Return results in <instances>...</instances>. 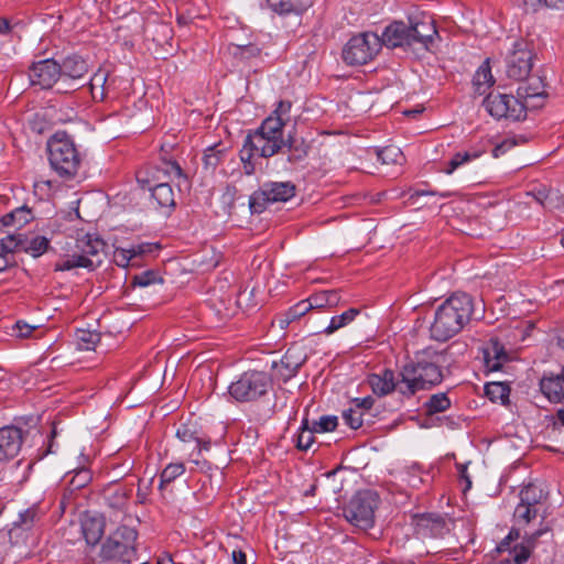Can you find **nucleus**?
<instances>
[{"label": "nucleus", "instance_id": "nucleus-1", "mask_svg": "<svg viewBox=\"0 0 564 564\" xmlns=\"http://www.w3.org/2000/svg\"><path fill=\"white\" fill-rule=\"evenodd\" d=\"M408 23L402 20L388 24L380 37V45L390 48H421L432 52L440 40L434 19L425 12L415 11L406 15Z\"/></svg>", "mask_w": 564, "mask_h": 564}, {"label": "nucleus", "instance_id": "nucleus-2", "mask_svg": "<svg viewBox=\"0 0 564 564\" xmlns=\"http://www.w3.org/2000/svg\"><path fill=\"white\" fill-rule=\"evenodd\" d=\"M473 315V297L463 292L452 294L435 308L430 337L435 341H447L464 329Z\"/></svg>", "mask_w": 564, "mask_h": 564}, {"label": "nucleus", "instance_id": "nucleus-3", "mask_svg": "<svg viewBox=\"0 0 564 564\" xmlns=\"http://www.w3.org/2000/svg\"><path fill=\"white\" fill-rule=\"evenodd\" d=\"M445 361V351H426L417 355L415 360L405 364L399 372L400 394L411 398L420 390L440 384L444 378L442 367Z\"/></svg>", "mask_w": 564, "mask_h": 564}, {"label": "nucleus", "instance_id": "nucleus-4", "mask_svg": "<svg viewBox=\"0 0 564 564\" xmlns=\"http://www.w3.org/2000/svg\"><path fill=\"white\" fill-rule=\"evenodd\" d=\"M284 143L280 123L272 119H264L258 129L246 137L240 150L245 174L252 175L254 173V158H271L283 151Z\"/></svg>", "mask_w": 564, "mask_h": 564}, {"label": "nucleus", "instance_id": "nucleus-5", "mask_svg": "<svg viewBox=\"0 0 564 564\" xmlns=\"http://www.w3.org/2000/svg\"><path fill=\"white\" fill-rule=\"evenodd\" d=\"M48 161L58 176L74 178L82 164V155L74 140L65 132H56L47 142Z\"/></svg>", "mask_w": 564, "mask_h": 564}, {"label": "nucleus", "instance_id": "nucleus-6", "mask_svg": "<svg viewBox=\"0 0 564 564\" xmlns=\"http://www.w3.org/2000/svg\"><path fill=\"white\" fill-rule=\"evenodd\" d=\"M134 528L122 524L102 543L100 557L116 563L131 564L137 556Z\"/></svg>", "mask_w": 564, "mask_h": 564}, {"label": "nucleus", "instance_id": "nucleus-7", "mask_svg": "<svg viewBox=\"0 0 564 564\" xmlns=\"http://www.w3.org/2000/svg\"><path fill=\"white\" fill-rule=\"evenodd\" d=\"M380 505L379 495L370 489L357 491L344 507L345 519L354 527L368 530L375 525V513Z\"/></svg>", "mask_w": 564, "mask_h": 564}, {"label": "nucleus", "instance_id": "nucleus-8", "mask_svg": "<svg viewBox=\"0 0 564 564\" xmlns=\"http://www.w3.org/2000/svg\"><path fill=\"white\" fill-rule=\"evenodd\" d=\"M271 387L272 380L267 372L248 370L229 384L228 393L237 402H252L265 395Z\"/></svg>", "mask_w": 564, "mask_h": 564}, {"label": "nucleus", "instance_id": "nucleus-9", "mask_svg": "<svg viewBox=\"0 0 564 564\" xmlns=\"http://www.w3.org/2000/svg\"><path fill=\"white\" fill-rule=\"evenodd\" d=\"M296 186L291 181L265 182L249 197V208L252 214H261L269 204L285 203L293 198Z\"/></svg>", "mask_w": 564, "mask_h": 564}, {"label": "nucleus", "instance_id": "nucleus-10", "mask_svg": "<svg viewBox=\"0 0 564 564\" xmlns=\"http://www.w3.org/2000/svg\"><path fill=\"white\" fill-rule=\"evenodd\" d=\"M380 37L376 33L365 32L352 36L343 48V59L348 65H364L379 52Z\"/></svg>", "mask_w": 564, "mask_h": 564}, {"label": "nucleus", "instance_id": "nucleus-11", "mask_svg": "<svg viewBox=\"0 0 564 564\" xmlns=\"http://www.w3.org/2000/svg\"><path fill=\"white\" fill-rule=\"evenodd\" d=\"M544 512L540 507H531L518 503L513 512L514 527L510 530L509 534L499 543L498 551L505 552L509 549L510 542L521 536V531L525 535L527 531H535L532 529L535 522L539 523L538 528L547 527L545 524Z\"/></svg>", "mask_w": 564, "mask_h": 564}, {"label": "nucleus", "instance_id": "nucleus-12", "mask_svg": "<svg viewBox=\"0 0 564 564\" xmlns=\"http://www.w3.org/2000/svg\"><path fill=\"white\" fill-rule=\"evenodd\" d=\"M184 173L176 161H162L159 165L141 169L137 172V182L143 191L150 193L159 184L184 178Z\"/></svg>", "mask_w": 564, "mask_h": 564}, {"label": "nucleus", "instance_id": "nucleus-13", "mask_svg": "<svg viewBox=\"0 0 564 564\" xmlns=\"http://www.w3.org/2000/svg\"><path fill=\"white\" fill-rule=\"evenodd\" d=\"M486 111L495 119L520 121L525 119V105L512 95L489 94L482 101Z\"/></svg>", "mask_w": 564, "mask_h": 564}, {"label": "nucleus", "instance_id": "nucleus-14", "mask_svg": "<svg viewBox=\"0 0 564 564\" xmlns=\"http://www.w3.org/2000/svg\"><path fill=\"white\" fill-rule=\"evenodd\" d=\"M61 77V65L53 58L35 62L29 68L31 85L40 89H51Z\"/></svg>", "mask_w": 564, "mask_h": 564}, {"label": "nucleus", "instance_id": "nucleus-15", "mask_svg": "<svg viewBox=\"0 0 564 564\" xmlns=\"http://www.w3.org/2000/svg\"><path fill=\"white\" fill-rule=\"evenodd\" d=\"M532 69V53L523 43L514 42L513 50L506 59V73L509 78L522 80Z\"/></svg>", "mask_w": 564, "mask_h": 564}, {"label": "nucleus", "instance_id": "nucleus-16", "mask_svg": "<svg viewBox=\"0 0 564 564\" xmlns=\"http://www.w3.org/2000/svg\"><path fill=\"white\" fill-rule=\"evenodd\" d=\"M306 359L307 356L303 348L293 346L285 351L279 361H272L271 369L276 378L286 382L296 376Z\"/></svg>", "mask_w": 564, "mask_h": 564}, {"label": "nucleus", "instance_id": "nucleus-17", "mask_svg": "<svg viewBox=\"0 0 564 564\" xmlns=\"http://www.w3.org/2000/svg\"><path fill=\"white\" fill-rule=\"evenodd\" d=\"M105 247L104 240L93 234H85L76 240V251L85 261H94V270L102 263Z\"/></svg>", "mask_w": 564, "mask_h": 564}, {"label": "nucleus", "instance_id": "nucleus-18", "mask_svg": "<svg viewBox=\"0 0 564 564\" xmlns=\"http://www.w3.org/2000/svg\"><path fill=\"white\" fill-rule=\"evenodd\" d=\"M547 531L549 527L538 528L535 531H527L525 535H522V543L517 544L509 550V555L506 558V562L509 564H524L529 560L536 540Z\"/></svg>", "mask_w": 564, "mask_h": 564}, {"label": "nucleus", "instance_id": "nucleus-19", "mask_svg": "<svg viewBox=\"0 0 564 564\" xmlns=\"http://www.w3.org/2000/svg\"><path fill=\"white\" fill-rule=\"evenodd\" d=\"M546 97L541 78H531L529 83L521 84L517 89V98L528 109L541 108Z\"/></svg>", "mask_w": 564, "mask_h": 564}, {"label": "nucleus", "instance_id": "nucleus-20", "mask_svg": "<svg viewBox=\"0 0 564 564\" xmlns=\"http://www.w3.org/2000/svg\"><path fill=\"white\" fill-rule=\"evenodd\" d=\"M22 430L8 425L0 429V460H8L15 457L22 446Z\"/></svg>", "mask_w": 564, "mask_h": 564}, {"label": "nucleus", "instance_id": "nucleus-21", "mask_svg": "<svg viewBox=\"0 0 564 564\" xmlns=\"http://www.w3.org/2000/svg\"><path fill=\"white\" fill-rule=\"evenodd\" d=\"M484 366L487 371H498L509 361L508 352L498 338L491 337L482 347Z\"/></svg>", "mask_w": 564, "mask_h": 564}, {"label": "nucleus", "instance_id": "nucleus-22", "mask_svg": "<svg viewBox=\"0 0 564 564\" xmlns=\"http://www.w3.org/2000/svg\"><path fill=\"white\" fill-rule=\"evenodd\" d=\"M368 383L372 392L378 397H383L397 390L400 393L401 377L390 369H383L378 373L368 376Z\"/></svg>", "mask_w": 564, "mask_h": 564}, {"label": "nucleus", "instance_id": "nucleus-23", "mask_svg": "<svg viewBox=\"0 0 564 564\" xmlns=\"http://www.w3.org/2000/svg\"><path fill=\"white\" fill-rule=\"evenodd\" d=\"M539 388L543 397L554 404L562 403L564 401V373H544L540 381Z\"/></svg>", "mask_w": 564, "mask_h": 564}, {"label": "nucleus", "instance_id": "nucleus-24", "mask_svg": "<svg viewBox=\"0 0 564 564\" xmlns=\"http://www.w3.org/2000/svg\"><path fill=\"white\" fill-rule=\"evenodd\" d=\"M531 195L542 207L549 210L561 209L564 206V197L558 191L540 185Z\"/></svg>", "mask_w": 564, "mask_h": 564}, {"label": "nucleus", "instance_id": "nucleus-25", "mask_svg": "<svg viewBox=\"0 0 564 564\" xmlns=\"http://www.w3.org/2000/svg\"><path fill=\"white\" fill-rule=\"evenodd\" d=\"M62 68V79H80L88 73L87 62L78 55L68 56L64 59Z\"/></svg>", "mask_w": 564, "mask_h": 564}, {"label": "nucleus", "instance_id": "nucleus-26", "mask_svg": "<svg viewBox=\"0 0 564 564\" xmlns=\"http://www.w3.org/2000/svg\"><path fill=\"white\" fill-rule=\"evenodd\" d=\"M284 142V149L281 152L288 154L286 161L290 164H297L307 156L310 147L303 139L289 135Z\"/></svg>", "mask_w": 564, "mask_h": 564}, {"label": "nucleus", "instance_id": "nucleus-27", "mask_svg": "<svg viewBox=\"0 0 564 564\" xmlns=\"http://www.w3.org/2000/svg\"><path fill=\"white\" fill-rule=\"evenodd\" d=\"M78 268L94 270V261H85L76 250L72 254L61 256L54 263V271L56 272L72 271Z\"/></svg>", "mask_w": 564, "mask_h": 564}, {"label": "nucleus", "instance_id": "nucleus-28", "mask_svg": "<svg viewBox=\"0 0 564 564\" xmlns=\"http://www.w3.org/2000/svg\"><path fill=\"white\" fill-rule=\"evenodd\" d=\"M495 78L491 74V67L489 59L482 62V64L476 70L473 78L474 90L478 95H485L494 86Z\"/></svg>", "mask_w": 564, "mask_h": 564}, {"label": "nucleus", "instance_id": "nucleus-29", "mask_svg": "<svg viewBox=\"0 0 564 564\" xmlns=\"http://www.w3.org/2000/svg\"><path fill=\"white\" fill-rule=\"evenodd\" d=\"M268 6L279 14L302 13L312 6V0H268Z\"/></svg>", "mask_w": 564, "mask_h": 564}, {"label": "nucleus", "instance_id": "nucleus-30", "mask_svg": "<svg viewBox=\"0 0 564 564\" xmlns=\"http://www.w3.org/2000/svg\"><path fill=\"white\" fill-rule=\"evenodd\" d=\"M82 532L86 543L95 546L104 535V524L99 519L86 518L82 522Z\"/></svg>", "mask_w": 564, "mask_h": 564}, {"label": "nucleus", "instance_id": "nucleus-31", "mask_svg": "<svg viewBox=\"0 0 564 564\" xmlns=\"http://www.w3.org/2000/svg\"><path fill=\"white\" fill-rule=\"evenodd\" d=\"M176 436L183 443H195L194 449L197 451V455H199L203 451H209L210 448V442L199 438L197 436V432L187 424H182L176 430Z\"/></svg>", "mask_w": 564, "mask_h": 564}, {"label": "nucleus", "instance_id": "nucleus-32", "mask_svg": "<svg viewBox=\"0 0 564 564\" xmlns=\"http://www.w3.org/2000/svg\"><path fill=\"white\" fill-rule=\"evenodd\" d=\"M151 197L160 208L172 209L175 207V195L170 183L156 185L151 193Z\"/></svg>", "mask_w": 564, "mask_h": 564}, {"label": "nucleus", "instance_id": "nucleus-33", "mask_svg": "<svg viewBox=\"0 0 564 564\" xmlns=\"http://www.w3.org/2000/svg\"><path fill=\"white\" fill-rule=\"evenodd\" d=\"M519 498V503L521 505L542 508V501L545 495L540 486L528 484L520 490Z\"/></svg>", "mask_w": 564, "mask_h": 564}, {"label": "nucleus", "instance_id": "nucleus-34", "mask_svg": "<svg viewBox=\"0 0 564 564\" xmlns=\"http://www.w3.org/2000/svg\"><path fill=\"white\" fill-rule=\"evenodd\" d=\"M89 87L93 98L102 101L109 93L108 74L101 69L96 72L89 80Z\"/></svg>", "mask_w": 564, "mask_h": 564}, {"label": "nucleus", "instance_id": "nucleus-35", "mask_svg": "<svg viewBox=\"0 0 564 564\" xmlns=\"http://www.w3.org/2000/svg\"><path fill=\"white\" fill-rule=\"evenodd\" d=\"M484 152V150L479 149H469L467 151L457 152L449 160L447 167L444 169V172L446 174H452L458 167L480 158Z\"/></svg>", "mask_w": 564, "mask_h": 564}, {"label": "nucleus", "instance_id": "nucleus-36", "mask_svg": "<svg viewBox=\"0 0 564 564\" xmlns=\"http://www.w3.org/2000/svg\"><path fill=\"white\" fill-rule=\"evenodd\" d=\"M360 311L358 308H349L346 312L333 316L328 326L323 330L326 335H330L336 330L349 325L358 315Z\"/></svg>", "mask_w": 564, "mask_h": 564}, {"label": "nucleus", "instance_id": "nucleus-37", "mask_svg": "<svg viewBox=\"0 0 564 564\" xmlns=\"http://www.w3.org/2000/svg\"><path fill=\"white\" fill-rule=\"evenodd\" d=\"M314 433L312 425L308 424V420L305 417L302 420L301 426L295 436V444L300 451H307L314 443Z\"/></svg>", "mask_w": 564, "mask_h": 564}, {"label": "nucleus", "instance_id": "nucleus-38", "mask_svg": "<svg viewBox=\"0 0 564 564\" xmlns=\"http://www.w3.org/2000/svg\"><path fill=\"white\" fill-rule=\"evenodd\" d=\"M311 304H308L307 300H302L292 307H290L283 316L279 319L280 326L282 328L290 325L295 319L305 315L308 311H311Z\"/></svg>", "mask_w": 564, "mask_h": 564}, {"label": "nucleus", "instance_id": "nucleus-39", "mask_svg": "<svg viewBox=\"0 0 564 564\" xmlns=\"http://www.w3.org/2000/svg\"><path fill=\"white\" fill-rule=\"evenodd\" d=\"M486 395L494 402L502 404L509 401L510 389L502 382L487 383L485 387Z\"/></svg>", "mask_w": 564, "mask_h": 564}, {"label": "nucleus", "instance_id": "nucleus-40", "mask_svg": "<svg viewBox=\"0 0 564 564\" xmlns=\"http://www.w3.org/2000/svg\"><path fill=\"white\" fill-rule=\"evenodd\" d=\"M50 247V240L44 236L33 237L31 240L25 238L22 250L30 253L32 257L37 258L45 253Z\"/></svg>", "mask_w": 564, "mask_h": 564}, {"label": "nucleus", "instance_id": "nucleus-41", "mask_svg": "<svg viewBox=\"0 0 564 564\" xmlns=\"http://www.w3.org/2000/svg\"><path fill=\"white\" fill-rule=\"evenodd\" d=\"M451 406V400L446 393H435L430 397L425 402V410L427 414H436L448 410Z\"/></svg>", "mask_w": 564, "mask_h": 564}, {"label": "nucleus", "instance_id": "nucleus-42", "mask_svg": "<svg viewBox=\"0 0 564 564\" xmlns=\"http://www.w3.org/2000/svg\"><path fill=\"white\" fill-rule=\"evenodd\" d=\"M25 242V237L22 234H9L4 238L0 239V252L13 257L12 253L19 249L22 250V246Z\"/></svg>", "mask_w": 564, "mask_h": 564}, {"label": "nucleus", "instance_id": "nucleus-43", "mask_svg": "<svg viewBox=\"0 0 564 564\" xmlns=\"http://www.w3.org/2000/svg\"><path fill=\"white\" fill-rule=\"evenodd\" d=\"M291 108L292 102L289 100H280L272 111V113L267 119H272L280 123V129L283 130L286 123L291 119Z\"/></svg>", "mask_w": 564, "mask_h": 564}, {"label": "nucleus", "instance_id": "nucleus-44", "mask_svg": "<svg viewBox=\"0 0 564 564\" xmlns=\"http://www.w3.org/2000/svg\"><path fill=\"white\" fill-rule=\"evenodd\" d=\"M99 340L100 336L98 333L86 329H78L76 332V344L79 350H93Z\"/></svg>", "mask_w": 564, "mask_h": 564}, {"label": "nucleus", "instance_id": "nucleus-45", "mask_svg": "<svg viewBox=\"0 0 564 564\" xmlns=\"http://www.w3.org/2000/svg\"><path fill=\"white\" fill-rule=\"evenodd\" d=\"M185 473V466L183 463H171L169 464L160 475V489L164 486L173 482L176 478Z\"/></svg>", "mask_w": 564, "mask_h": 564}, {"label": "nucleus", "instance_id": "nucleus-46", "mask_svg": "<svg viewBox=\"0 0 564 564\" xmlns=\"http://www.w3.org/2000/svg\"><path fill=\"white\" fill-rule=\"evenodd\" d=\"M163 278L156 270H147L135 274L132 278V285L147 288L153 284H162Z\"/></svg>", "mask_w": 564, "mask_h": 564}, {"label": "nucleus", "instance_id": "nucleus-47", "mask_svg": "<svg viewBox=\"0 0 564 564\" xmlns=\"http://www.w3.org/2000/svg\"><path fill=\"white\" fill-rule=\"evenodd\" d=\"M37 509L32 507L19 513L18 519L13 522L14 528L30 530L37 520Z\"/></svg>", "mask_w": 564, "mask_h": 564}, {"label": "nucleus", "instance_id": "nucleus-48", "mask_svg": "<svg viewBox=\"0 0 564 564\" xmlns=\"http://www.w3.org/2000/svg\"><path fill=\"white\" fill-rule=\"evenodd\" d=\"M341 417L345 424L352 430H357L362 426L364 414L360 409H355L352 405L343 411Z\"/></svg>", "mask_w": 564, "mask_h": 564}, {"label": "nucleus", "instance_id": "nucleus-49", "mask_svg": "<svg viewBox=\"0 0 564 564\" xmlns=\"http://www.w3.org/2000/svg\"><path fill=\"white\" fill-rule=\"evenodd\" d=\"M519 6H521L525 11L535 12L541 6H545L547 8L558 9L563 6V0H514Z\"/></svg>", "mask_w": 564, "mask_h": 564}, {"label": "nucleus", "instance_id": "nucleus-50", "mask_svg": "<svg viewBox=\"0 0 564 564\" xmlns=\"http://www.w3.org/2000/svg\"><path fill=\"white\" fill-rule=\"evenodd\" d=\"M377 156H378V160H380L382 164H391V163H398L403 158V154H402L400 148L394 147V145H389V147L378 150Z\"/></svg>", "mask_w": 564, "mask_h": 564}, {"label": "nucleus", "instance_id": "nucleus-51", "mask_svg": "<svg viewBox=\"0 0 564 564\" xmlns=\"http://www.w3.org/2000/svg\"><path fill=\"white\" fill-rule=\"evenodd\" d=\"M338 419L335 415L321 416L318 421L312 424L313 431L316 433L332 432L337 427Z\"/></svg>", "mask_w": 564, "mask_h": 564}, {"label": "nucleus", "instance_id": "nucleus-52", "mask_svg": "<svg viewBox=\"0 0 564 564\" xmlns=\"http://www.w3.org/2000/svg\"><path fill=\"white\" fill-rule=\"evenodd\" d=\"M159 248L160 247L156 243L141 242V243H137V245H131L129 247V250L131 252L132 258L135 261L138 258L154 253L155 251L159 250Z\"/></svg>", "mask_w": 564, "mask_h": 564}, {"label": "nucleus", "instance_id": "nucleus-53", "mask_svg": "<svg viewBox=\"0 0 564 564\" xmlns=\"http://www.w3.org/2000/svg\"><path fill=\"white\" fill-rule=\"evenodd\" d=\"M15 219V227L22 228L24 225L29 224L33 219V214L31 209L26 206H21L12 210Z\"/></svg>", "mask_w": 564, "mask_h": 564}, {"label": "nucleus", "instance_id": "nucleus-54", "mask_svg": "<svg viewBox=\"0 0 564 564\" xmlns=\"http://www.w3.org/2000/svg\"><path fill=\"white\" fill-rule=\"evenodd\" d=\"M518 144H519L518 138H516V137L507 138L492 149V156L496 159L500 158L501 155H503L505 153H507L509 150H511L512 148H514Z\"/></svg>", "mask_w": 564, "mask_h": 564}, {"label": "nucleus", "instance_id": "nucleus-55", "mask_svg": "<svg viewBox=\"0 0 564 564\" xmlns=\"http://www.w3.org/2000/svg\"><path fill=\"white\" fill-rule=\"evenodd\" d=\"M116 262L120 267L135 265L137 261L131 256L129 248H119L116 251Z\"/></svg>", "mask_w": 564, "mask_h": 564}, {"label": "nucleus", "instance_id": "nucleus-56", "mask_svg": "<svg viewBox=\"0 0 564 564\" xmlns=\"http://www.w3.org/2000/svg\"><path fill=\"white\" fill-rule=\"evenodd\" d=\"M90 479H91V475H90L89 470L80 469L72 478L70 485L74 488L79 489L82 487H85L90 481Z\"/></svg>", "mask_w": 564, "mask_h": 564}, {"label": "nucleus", "instance_id": "nucleus-57", "mask_svg": "<svg viewBox=\"0 0 564 564\" xmlns=\"http://www.w3.org/2000/svg\"><path fill=\"white\" fill-rule=\"evenodd\" d=\"M36 329V326L30 325L24 321H18L13 326L15 336L26 338Z\"/></svg>", "mask_w": 564, "mask_h": 564}, {"label": "nucleus", "instance_id": "nucleus-58", "mask_svg": "<svg viewBox=\"0 0 564 564\" xmlns=\"http://www.w3.org/2000/svg\"><path fill=\"white\" fill-rule=\"evenodd\" d=\"M432 524V530H442L444 527V520L440 516H423L420 519L419 527H429V524Z\"/></svg>", "mask_w": 564, "mask_h": 564}, {"label": "nucleus", "instance_id": "nucleus-59", "mask_svg": "<svg viewBox=\"0 0 564 564\" xmlns=\"http://www.w3.org/2000/svg\"><path fill=\"white\" fill-rule=\"evenodd\" d=\"M306 300H307L308 304H311L310 305L311 310L328 307L325 291L314 293Z\"/></svg>", "mask_w": 564, "mask_h": 564}, {"label": "nucleus", "instance_id": "nucleus-60", "mask_svg": "<svg viewBox=\"0 0 564 564\" xmlns=\"http://www.w3.org/2000/svg\"><path fill=\"white\" fill-rule=\"evenodd\" d=\"M351 405L355 409H360L361 413L365 414L366 410H370L373 405V399L371 397L354 399Z\"/></svg>", "mask_w": 564, "mask_h": 564}, {"label": "nucleus", "instance_id": "nucleus-61", "mask_svg": "<svg viewBox=\"0 0 564 564\" xmlns=\"http://www.w3.org/2000/svg\"><path fill=\"white\" fill-rule=\"evenodd\" d=\"M426 195H440L441 197L443 198H447V197H451L452 196V193L451 192H443V193H436L434 191H427V189H416L414 191L411 196H410V199H414L416 197H420V196H426Z\"/></svg>", "mask_w": 564, "mask_h": 564}, {"label": "nucleus", "instance_id": "nucleus-62", "mask_svg": "<svg viewBox=\"0 0 564 564\" xmlns=\"http://www.w3.org/2000/svg\"><path fill=\"white\" fill-rule=\"evenodd\" d=\"M326 297H327V306L328 307H335L340 302V295L338 291L336 290H327L325 291Z\"/></svg>", "mask_w": 564, "mask_h": 564}, {"label": "nucleus", "instance_id": "nucleus-63", "mask_svg": "<svg viewBox=\"0 0 564 564\" xmlns=\"http://www.w3.org/2000/svg\"><path fill=\"white\" fill-rule=\"evenodd\" d=\"M423 482V478L417 474V470H413L409 474L408 484L413 487L417 488Z\"/></svg>", "mask_w": 564, "mask_h": 564}, {"label": "nucleus", "instance_id": "nucleus-64", "mask_svg": "<svg viewBox=\"0 0 564 564\" xmlns=\"http://www.w3.org/2000/svg\"><path fill=\"white\" fill-rule=\"evenodd\" d=\"M232 561H234V564H247L246 553L241 550H234L232 551Z\"/></svg>", "mask_w": 564, "mask_h": 564}]
</instances>
